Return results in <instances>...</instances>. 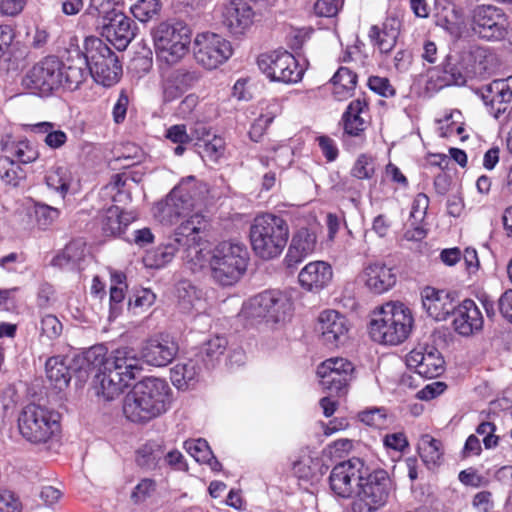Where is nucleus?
I'll return each mask as SVG.
<instances>
[{
    "label": "nucleus",
    "instance_id": "f257e3e1",
    "mask_svg": "<svg viewBox=\"0 0 512 512\" xmlns=\"http://www.w3.org/2000/svg\"><path fill=\"white\" fill-rule=\"evenodd\" d=\"M45 368L48 380L59 390L68 386L72 371L81 373L97 369L95 389L98 395L109 401L123 393L142 371V364L132 348L123 347L107 354L106 349L99 345L89 348L83 355L50 357Z\"/></svg>",
    "mask_w": 512,
    "mask_h": 512
},
{
    "label": "nucleus",
    "instance_id": "f03ea898",
    "mask_svg": "<svg viewBox=\"0 0 512 512\" xmlns=\"http://www.w3.org/2000/svg\"><path fill=\"white\" fill-rule=\"evenodd\" d=\"M87 77V61L76 51L65 63L54 56L42 59L27 71L22 83L32 93L48 96L61 87L75 90Z\"/></svg>",
    "mask_w": 512,
    "mask_h": 512
},
{
    "label": "nucleus",
    "instance_id": "7ed1b4c3",
    "mask_svg": "<svg viewBox=\"0 0 512 512\" xmlns=\"http://www.w3.org/2000/svg\"><path fill=\"white\" fill-rule=\"evenodd\" d=\"M172 401L169 384L161 378L146 377L125 396L123 413L134 423H145L166 413Z\"/></svg>",
    "mask_w": 512,
    "mask_h": 512
},
{
    "label": "nucleus",
    "instance_id": "20e7f679",
    "mask_svg": "<svg viewBox=\"0 0 512 512\" xmlns=\"http://www.w3.org/2000/svg\"><path fill=\"white\" fill-rule=\"evenodd\" d=\"M206 192V185L194 176L183 178L165 199L155 204L153 215L163 225H180L197 213L194 209L202 202Z\"/></svg>",
    "mask_w": 512,
    "mask_h": 512
},
{
    "label": "nucleus",
    "instance_id": "39448f33",
    "mask_svg": "<svg viewBox=\"0 0 512 512\" xmlns=\"http://www.w3.org/2000/svg\"><path fill=\"white\" fill-rule=\"evenodd\" d=\"M249 236L255 254L262 259H272L279 256L287 244L288 224L280 216L264 213L254 218Z\"/></svg>",
    "mask_w": 512,
    "mask_h": 512
},
{
    "label": "nucleus",
    "instance_id": "423d86ee",
    "mask_svg": "<svg viewBox=\"0 0 512 512\" xmlns=\"http://www.w3.org/2000/svg\"><path fill=\"white\" fill-rule=\"evenodd\" d=\"M249 253L238 241H223L213 250L209 266L212 277L223 286L234 284L246 271Z\"/></svg>",
    "mask_w": 512,
    "mask_h": 512
},
{
    "label": "nucleus",
    "instance_id": "0eeeda50",
    "mask_svg": "<svg viewBox=\"0 0 512 512\" xmlns=\"http://www.w3.org/2000/svg\"><path fill=\"white\" fill-rule=\"evenodd\" d=\"M18 429L28 442L45 444L60 433V415L46 407L34 403L28 404L19 414Z\"/></svg>",
    "mask_w": 512,
    "mask_h": 512
},
{
    "label": "nucleus",
    "instance_id": "6e6552de",
    "mask_svg": "<svg viewBox=\"0 0 512 512\" xmlns=\"http://www.w3.org/2000/svg\"><path fill=\"white\" fill-rule=\"evenodd\" d=\"M157 57L167 64L180 61L188 52L191 30L181 21H166L151 32Z\"/></svg>",
    "mask_w": 512,
    "mask_h": 512
},
{
    "label": "nucleus",
    "instance_id": "1a4fd4ad",
    "mask_svg": "<svg viewBox=\"0 0 512 512\" xmlns=\"http://www.w3.org/2000/svg\"><path fill=\"white\" fill-rule=\"evenodd\" d=\"M86 54L82 56L87 61L88 76L104 87L116 84L122 74V66L117 55L97 37L85 40Z\"/></svg>",
    "mask_w": 512,
    "mask_h": 512
},
{
    "label": "nucleus",
    "instance_id": "9d476101",
    "mask_svg": "<svg viewBox=\"0 0 512 512\" xmlns=\"http://www.w3.org/2000/svg\"><path fill=\"white\" fill-rule=\"evenodd\" d=\"M472 31L487 41L504 40L511 31L509 16L503 8L492 4L476 5L469 14Z\"/></svg>",
    "mask_w": 512,
    "mask_h": 512
},
{
    "label": "nucleus",
    "instance_id": "9b49d317",
    "mask_svg": "<svg viewBox=\"0 0 512 512\" xmlns=\"http://www.w3.org/2000/svg\"><path fill=\"white\" fill-rule=\"evenodd\" d=\"M293 303L279 291H265L246 300L239 316L244 320H285L291 317Z\"/></svg>",
    "mask_w": 512,
    "mask_h": 512
},
{
    "label": "nucleus",
    "instance_id": "f8f14e48",
    "mask_svg": "<svg viewBox=\"0 0 512 512\" xmlns=\"http://www.w3.org/2000/svg\"><path fill=\"white\" fill-rule=\"evenodd\" d=\"M448 294L444 290H439L431 286H426L421 290L422 306L426 310L428 317L433 320H483L482 312L476 302L472 299H465L459 305L447 309L442 315L440 311L445 305V299Z\"/></svg>",
    "mask_w": 512,
    "mask_h": 512
},
{
    "label": "nucleus",
    "instance_id": "ddd939ff",
    "mask_svg": "<svg viewBox=\"0 0 512 512\" xmlns=\"http://www.w3.org/2000/svg\"><path fill=\"white\" fill-rule=\"evenodd\" d=\"M201 224H203V220L196 217L194 221L186 220L178 225L165 243L145 253L143 257L145 267L161 269L169 264L180 250L181 244L185 243V241L195 240L196 234L201 228Z\"/></svg>",
    "mask_w": 512,
    "mask_h": 512
},
{
    "label": "nucleus",
    "instance_id": "4468645a",
    "mask_svg": "<svg viewBox=\"0 0 512 512\" xmlns=\"http://www.w3.org/2000/svg\"><path fill=\"white\" fill-rule=\"evenodd\" d=\"M393 490V482L385 470L365 475L352 504L353 512H374L382 507Z\"/></svg>",
    "mask_w": 512,
    "mask_h": 512
},
{
    "label": "nucleus",
    "instance_id": "2eb2a0df",
    "mask_svg": "<svg viewBox=\"0 0 512 512\" xmlns=\"http://www.w3.org/2000/svg\"><path fill=\"white\" fill-rule=\"evenodd\" d=\"M193 54L196 62L205 69H216L232 55L231 43L213 32L198 33L193 40Z\"/></svg>",
    "mask_w": 512,
    "mask_h": 512
},
{
    "label": "nucleus",
    "instance_id": "dca6fc26",
    "mask_svg": "<svg viewBox=\"0 0 512 512\" xmlns=\"http://www.w3.org/2000/svg\"><path fill=\"white\" fill-rule=\"evenodd\" d=\"M257 64L259 69L271 80L285 84L297 83L303 77V70L295 57L288 51L276 50L261 54Z\"/></svg>",
    "mask_w": 512,
    "mask_h": 512
},
{
    "label": "nucleus",
    "instance_id": "f3484780",
    "mask_svg": "<svg viewBox=\"0 0 512 512\" xmlns=\"http://www.w3.org/2000/svg\"><path fill=\"white\" fill-rule=\"evenodd\" d=\"M366 474L363 460L353 457L334 466L329 476L330 488L339 497H351L359 489Z\"/></svg>",
    "mask_w": 512,
    "mask_h": 512
},
{
    "label": "nucleus",
    "instance_id": "a211bd4d",
    "mask_svg": "<svg viewBox=\"0 0 512 512\" xmlns=\"http://www.w3.org/2000/svg\"><path fill=\"white\" fill-rule=\"evenodd\" d=\"M353 364L345 358L336 357L323 361L317 367V375L322 389L336 395L345 394L352 379Z\"/></svg>",
    "mask_w": 512,
    "mask_h": 512
},
{
    "label": "nucleus",
    "instance_id": "6ab92c4d",
    "mask_svg": "<svg viewBox=\"0 0 512 512\" xmlns=\"http://www.w3.org/2000/svg\"><path fill=\"white\" fill-rule=\"evenodd\" d=\"M489 114L500 120L512 101V76L496 79L478 89Z\"/></svg>",
    "mask_w": 512,
    "mask_h": 512
},
{
    "label": "nucleus",
    "instance_id": "aec40b11",
    "mask_svg": "<svg viewBox=\"0 0 512 512\" xmlns=\"http://www.w3.org/2000/svg\"><path fill=\"white\" fill-rule=\"evenodd\" d=\"M179 344L171 333H160L149 338L141 349L142 359L149 365H168L177 355Z\"/></svg>",
    "mask_w": 512,
    "mask_h": 512
},
{
    "label": "nucleus",
    "instance_id": "412c9836",
    "mask_svg": "<svg viewBox=\"0 0 512 512\" xmlns=\"http://www.w3.org/2000/svg\"><path fill=\"white\" fill-rule=\"evenodd\" d=\"M406 364L410 369L425 377L435 378L444 372L445 361L441 353L429 345H419L406 356Z\"/></svg>",
    "mask_w": 512,
    "mask_h": 512
},
{
    "label": "nucleus",
    "instance_id": "4be33fe9",
    "mask_svg": "<svg viewBox=\"0 0 512 512\" xmlns=\"http://www.w3.org/2000/svg\"><path fill=\"white\" fill-rule=\"evenodd\" d=\"M134 21L117 11L103 18L102 35L118 50H124L136 35Z\"/></svg>",
    "mask_w": 512,
    "mask_h": 512
},
{
    "label": "nucleus",
    "instance_id": "5701e85b",
    "mask_svg": "<svg viewBox=\"0 0 512 512\" xmlns=\"http://www.w3.org/2000/svg\"><path fill=\"white\" fill-rule=\"evenodd\" d=\"M333 279V269L326 261H311L298 274L300 286L308 292L319 293L329 286Z\"/></svg>",
    "mask_w": 512,
    "mask_h": 512
},
{
    "label": "nucleus",
    "instance_id": "b1692460",
    "mask_svg": "<svg viewBox=\"0 0 512 512\" xmlns=\"http://www.w3.org/2000/svg\"><path fill=\"white\" fill-rule=\"evenodd\" d=\"M413 322H370L368 331L371 339L383 345L403 343L412 331Z\"/></svg>",
    "mask_w": 512,
    "mask_h": 512
},
{
    "label": "nucleus",
    "instance_id": "393cba45",
    "mask_svg": "<svg viewBox=\"0 0 512 512\" xmlns=\"http://www.w3.org/2000/svg\"><path fill=\"white\" fill-rule=\"evenodd\" d=\"M294 475L300 480L317 481L328 469L322 459L308 448L301 449L291 460Z\"/></svg>",
    "mask_w": 512,
    "mask_h": 512
},
{
    "label": "nucleus",
    "instance_id": "a878e982",
    "mask_svg": "<svg viewBox=\"0 0 512 512\" xmlns=\"http://www.w3.org/2000/svg\"><path fill=\"white\" fill-rule=\"evenodd\" d=\"M367 110L365 100L355 99L347 107L343 114L342 120L344 125V141L348 143L350 138L355 139L357 145H361L364 140V131L366 129V121L362 114Z\"/></svg>",
    "mask_w": 512,
    "mask_h": 512
},
{
    "label": "nucleus",
    "instance_id": "bb28decb",
    "mask_svg": "<svg viewBox=\"0 0 512 512\" xmlns=\"http://www.w3.org/2000/svg\"><path fill=\"white\" fill-rule=\"evenodd\" d=\"M254 12L245 2L232 0L224 6L223 23L233 35L244 34L253 23Z\"/></svg>",
    "mask_w": 512,
    "mask_h": 512
},
{
    "label": "nucleus",
    "instance_id": "cd10ccee",
    "mask_svg": "<svg viewBox=\"0 0 512 512\" xmlns=\"http://www.w3.org/2000/svg\"><path fill=\"white\" fill-rule=\"evenodd\" d=\"M202 372L200 360L188 358L179 361L170 370L172 384L179 390H187L196 385Z\"/></svg>",
    "mask_w": 512,
    "mask_h": 512
},
{
    "label": "nucleus",
    "instance_id": "c85d7f7f",
    "mask_svg": "<svg viewBox=\"0 0 512 512\" xmlns=\"http://www.w3.org/2000/svg\"><path fill=\"white\" fill-rule=\"evenodd\" d=\"M392 268L381 262L370 263L363 270L366 287L375 294H382L389 290L396 282Z\"/></svg>",
    "mask_w": 512,
    "mask_h": 512
},
{
    "label": "nucleus",
    "instance_id": "c756f323",
    "mask_svg": "<svg viewBox=\"0 0 512 512\" xmlns=\"http://www.w3.org/2000/svg\"><path fill=\"white\" fill-rule=\"evenodd\" d=\"M196 217L201 218L203 220V224H201V228L197 232L195 240L185 241V243L181 244V248L184 249V259L191 262L195 268H203L207 264L209 265L210 257L212 255V251L202 247V234L207 229L208 221L201 213L194 214L188 220L194 221Z\"/></svg>",
    "mask_w": 512,
    "mask_h": 512
},
{
    "label": "nucleus",
    "instance_id": "7c9ffc66",
    "mask_svg": "<svg viewBox=\"0 0 512 512\" xmlns=\"http://www.w3.org/2000/svg\"><path fill=\"white\" fill-rule=\"evenodd\" d=\"M45 182L47 187L59 194L62 200L69 193L75 194L78 191V181L71 168L65 165L52 167L45 176Z\"/></svg>",
    "mask_w": 512,
    "mask_h": 512
},
{
    "label": "nucleus",
    "instance_id": "2f4dec72",
    "mask_svg": "<svg viewBox=\"0 0 512 512\" xmlns=\"http://www.w3.org/2000/svg\"><path fill=\"white\" fill-rule=\"evenodd\" d=\"M257 117L249 130L250 139L258 142L268 126L282 112V106L277 99L262 100L257 106Z\"/></svg>",
    "mask_w": 512,
    "mask_h": 512
},
{
    "label": "nucleus",
    "instance_id": "473e14b6",
    "mask_svg": "<svg viewBox=\"0 0 512 512\" xmlns=\"http://www.w3.org/2000/svg\"><path fill=\"white\" fill-rule=\"evenodd\" d=\"M466 83V77L461 71V69L449 62L443 65L442 75H439V70H436L435 67L428 70L427 73V81H426V89L428 91H435L444 86H461Z\"/></svg>",
    "mask_w": 512,
    "mask_h": 512
},
{
    "label": "nucleus",
    "instance_id": "72a5a7b5",
    "mask_svg": "<svg viewBox=\"0 0 512 512\" xmlns=\"http://www.w3.org/2000/svg\"><path fill=\"white\" fill-rule=\"evenodd\" d=\"M437 25L443 27L453 37L460 38L466 32L461 9L453 2L446 1L437 8Z\"/></svg>",
    "mask_w": 512,
    "mask_h": 512
},
{
    "label": "nucleus",
    "instance_id": "f704fd0d",
    "mask_svg": "<svg viewBox=\"0 0 512 512\" xmlns=\"http://www.w3.org/2000/svg\"><path fill=\"white\" fill-rule=\"evenodd\" d=\"M4 156H10L18 164H29L39 158V151L35 144L27 139H13L7 137L2 141Z\"/></svg>",
    "mask_w": 512,
    "mask_h": 512
},
{
    "label": "nucleus",
    "instance_id": "c9c22d12",
    "mask_svg": "<svg viewBox=\"0 0 512 512\" xmlns=\"http://www.w3.org/2000/svg\"><path fill=\"white\" fill-rule=\"evenodd\" d=\"M316 247V235L309 229L302 228L298 230L291 241L288 249L287 259L291 263H299L311 255Z\"/></svg>",
    "mask_w": 512,
    "mask_h": 512
},
{
    "label": "nucleus",
    "instance_id": "e433bc0d",
    "mask_svg": "<svg viewBox=\"0 0 512 512\" xmlns=\"http://www.w3.org/2000/svg\"><path fill=\"white\" fill-rule=\"evenodd\" d=\"M86 256V244L82 239L68 243L51 261V264L61 269L74 270L80 267Z\"/></svg>",
    "mask_w": 512,
    "mask_h": 512
},
{
    "label": "nucleus",
    "instance_id": "4c0bfd02",
    "mask_svg": "<svg viewBox=\"0 0 512 512\" xmlns=\"http://www.w3.org/2000/svg\"><path fill=\"white\" fill-rule=\"evenodd\" d=\"M396 21H387L382 28L372 26L369 31V38L373 45L378 48L380 53H389L394 46L399 35V27L395 26Z\"/></svg>",
    "mask_w": 512,
    "mask_h": 512
},
{
    "label": "nucleus",
    "instance_id": "58836bf2",
    "mask_svg": "<svg viewBox=\"0 0 512 512\" xmlns=\"http://www.w3.org/2000/svg\"><path fill=\"white\" fill-rule=\"evenodd\" d=\"M228 348V341L226 337L216 335L205 341L195 355L203 366L212 368L219 361L224 351Z\"/></svg>",
    "mask_w": 512,
    "mask_h": 512
},
{
    "label": "nucleus",
    "instance_id": "ea45409f",
    "mask_svg": "<svg viewBox=\"0 0 512 512\" xmlns=\"http://www.w3.org/2000/svg\"><path fill=\"white\" fill-rule=\"evenodd\" d=\"M418 452L428 469L438 467L443 458V447L440 440L425 434L421 437L418 444Z\"/></svg>",
    "mask_w": 512,
    "mask_h": 512
},
{
    "label": "nucleus",
    "instance_id": "a19ab883",
    "mask_svg": "<svg viewBox=\"0 0 512 512\" xmlns=\"http://www.w3.org/2000/svg\"><path fill=\"white\" fill-rule=\"evenodd\" d=\"M130 223L128 214L117 206H110L102 216V229L106 235H118Z\"/></svg>",
    "mask_w": 512,
    "mask_h": 512
},
{
    "label": "nucleus",
    "instance_id": "79ce46f5",
    "mask_svg": "<svg viewBox=\"0 0 512 512\" xmlns=\"http://www.w3.org/2000/svg\"><path fill=\"white\" fill-rule=\"evenodd\" d=\"M321 339L325 346L334 349L343 344L347 338L348 327L345 322H320Z\"/></svg>",
    "mask_w": 512,
    "mask_h": 512
},
{
    "label": "nucleus",
    "instance_id": "37998d69",
    "mask_svg": "<svg viewBox=\"0 0 512 512\" xmlns=\"http://www.w3.org/2000/svg\"><path fill=\"white\" fill-rule=\"evenodd\" d=\"M127 180L128 176L126 173L113 175L111 181L101 189V197L110 198L113 203H126L130 201V194L124 190Z\"/></svg>",
    "mask_w": 512,
    "mask_h": 512
},
{
    "label": "nucleus",
    "instance_id": "c03bdc74",
    "mask_svg": "<svg viewBox=\"0 0 512 512\" xmlns=\"http://www.w3.org/2000/svg\"><path fill=\"white\" fill-rule=\"evenodd\" d=\"M190 73L174 72L163 81V97L165 101H173L187 89V82L192 80Z\"/></svg>",
    "mask_w": 512,
    "mask_h": 512
},
{
    "label": "nucleus",
    "instance_id": "a18cd8bd",
    "mask_svg": "<svg viewBox=\"0 0 512 512\" xmlns=\"http://www.w3.org/2000/svg\"><path fill=\"white\" fill-rule=\"evenodd\" d=\"M176 293L179 304L184 310L198 311L203 306L200 292L189 281H180L176 286Z\"/></svg>",
    "mask_w": 512,
    "mask_h": 512
},
{
    "label": "nucleus",
    "instance_id": "49530a36",
    "mask_svg": "<svg viewBox=\"0 0 512 512\" xmlns=\"http://www.w3.org/2000/svg\"><path fill=\"white\" fill-rule=\"evenodd\" d=\"M35 133L44 134V142L51 149H59L67 142V134L55 128V124L51 122H39L32 125Z\"/></svg>",
    "mask_w": 512,
    "mask_h": 512
},
{
    "label": "nucleus",
    "instance_id": "de8ad7c7",
    "mask_svg": "<svg viewBox=\"0 0 512 512\" xmlns=\"http://www.w3.org/2000/svg\"><path fill=\"white\" fill-rule=\"evenodd\" d=\"M358 420L366 426L375 429H385L389 426L391 419L384 407H370L360 411Z\"/></svg>",
    "mask_w": 512,
    "mask_h": 512
},
{
    "label": "nucleus",
    "instance_id": "09e8293b",
    "mask_svg": "<svg viewBox=\"0 0 512 512\" xmlns=\"http://www.w3.org/2000/svg\"><path fill=\"white\" fill-rule=\"evenodd\" d=\"M374 316H381L379 320H413L410 309L402 302L390 301L376 307L373 310Z\"/></svg>",
    "mask_w": 512,
    "mask_h": 512
},
{
    "label": "nucleus",
    "instance_id": "8fccbe9b",
    "mask_svg": "<svg viewBox=\"0 0 512 512\" xmlns=\"http://www.w3.org/2000/svg\"><path fill=\"white\" fill-rule=\"evenodd\" d=\"M464 131L462 114L458 110L452 111L450 114L438 121V132L440 137L458 135L461 140H465L467 136H463Z\"/></svg>",
    "mask_w": 512,
    "mask_h": 512
},
{
    "label": "nucleus",
    "instance_id": "3c124183",
    "mask_svg": "<svg viewBox=\"0 0 512 512\" xmlns=\"http://www.w3.org/2000/svg\"><path fill=\"white\" fill-rule=\"evenodd\" d=\"M25 171L10 156L0 157V178L11 186H18L20 181L25 179Z\"/></svg>",
    "mask_w": 512,
    "mask_h": 512
},
{
    "label": "nucleus",
    "instance_id": "603ef678",
    "mask_svg": "<svg viewBox=\"0 0 512 512\" xmlns=\"http://www.w3.org/2000/svg\"><path fill=\"white\" fill-rule=\"evenodd\" d=\"M376 158L370 154H360L355 160L352 168L351 175L359 180H370L376 172Z\"/></svg>",
    "mask_w": 512,
    "mask_h": 512
},
{
    "label": "nucleus",
    "instance_id": "864d4df0",
    "mask_svg": "<svg viewBox=\"0 0 512 512\" xmlns=\"http://www.w3.org/2000/svg\"><path fill=\"white\" fill-rule=\"evenodd\" d=\"M156 300V295L148 288L137 289L129 297L128 309L133 315H138L150 308Z\"/></svg>",
    "mask_w": 512,
    "mask_h": 512
},
{
    "label": "nucleus",
    "instance_id": "5fc2aeb1",
    "mask_svg": "<svg viewBox=\"0 0 512 512\" xmlns=\"http://www.w3.org/2000/svg\"><path fill=\"white\" fill-rule=\"evenodd\" d=\"M161 9L159 0H138L132 7L133 16L140 22H147L156 16Z\"/></svg>",
    "mask_w": 512,
    "mask_h": 512
},
{
    "label": "nucleus",
    "instance_id": "6e6d98bb",
    "mask_svg": "<svg viewBox=\"0 0 512 512\" xmlns=\"http://www.w3.org/2000/svg\"><path fill=\"white\" fill-rule=\"evenodd\" d=\"M34 214L38 226L42 229L50 227L60 216V210L45 203L34 204Z\"/></svg>",
    "mask_w": 512,
    "mask_h": 512
},
{
    "label": "nucleus",
    "instance_id": "4d7b16f0",
    "mask_svg": "<svg viewBox=\"0 0 512 512\" xmlns=\"http://www.w3.org/2000/svg\"><path fill=\"white\" fill-rule=\"evenodd\" d=\"M127 288L110 287L109 290V320L121 316Z\"/></svg>",
    "mask_w": 512,
    "mask_h": 512
},
{
    "label": "nucleus",
    "instance_id": "13d9d810",
    "mask_svg": "<svg viewBox=\"0 0 512 512\" xmlns=\"http://www.w3.org/2000/svg\"><path fill=\"white\" fill-rule=\"evenodd\" d=\"M200 155L203 159L217 162L224 153V140L221 137H214L200 146Z\"/></svg>",
    "mask_w": 512,
    "mask_h": 512
},
{
    "label": "nucleus",
    "instance_id": "bf43d9fd",
    "mask_svg": "<svg viewBox=\"0 0 512 512\" xmlns=\"http://www.w3.org/2000/svg\"><path fill=\"white\" fill-rule=\"evenodd\" d=\"M184 448L197 462L202 463L212 451L205 439H190L184 442Z\"/></svg>",
    "mask_w": 512,
    "mask_h": 512
},
{
    "label": "nucleus",
    "instance_id": "052dcab7",
    "mask_svg": "<svg viewBox=\"0 0 512 512\" xmlns=\"http://www.w3.org/2000/svg\"><path fill=\"white\" fill-rule=\"evenodd\" d=\"M122 2L123 0H90L89 13L107 18L112 13L117 12L116 7Z\"/></svg>",
    "mask_w": 512,
    "mask_h": 512
},
{
    "label": "nucleus",
    "instance_id": "680f3d73",
    "mask_svg": "<svg viewBox=\"0 0 512 512\" xmlns=\"http://www.w3.org/2000/svg\"><path fill=\"white\" fill-rule=\"evenodd\" d=\"M428 207V196L424 193L417 194L413 200L410 212V218L411 221H413V224H422L426 217Z\"/></svg>",
    "mask_w": 512,
    "mask_h": 512
},
{
    "label": "nucleus",
    "instance_id": "e2e57ef3",
    "mask_svg": "<svg viewBox=\"0 0 512 512\" xmlns=\"http://www.w3.org/2000/svg\"><path fill=\"white\" fill-rule=\"evenodd\" d=\"M293 157V148L290 145L283 143L273 148V155L271 156V159L277 167L286 169L292 164Z\"/></svg>",
    "mask_w": 512,
    "mask_h": 512
},
{
    "label": "nucleus",
    "instance_id": "0e129e2a",
    "mask_svg": "<svg viewBox=\"0 0 512 512\" xmlns=\"http://www.w3.org/2000/svg\"><path fill=\"white\" fill-rule=\"evenodd\" d=\"M368 87L373 92L385 98L395 95V89L386 77L370 76L368 78Z\"/></svg>",
    "mask_w": 512,
    "mask_h": 512
},
{
    "label": "nucleus",
    "instance_id": "69168bd1",
    "mask_svg": "<svg viewBox=\"0 0 512 512\" xmlns=\"http://www.w3.org/2000/svg\"><path fill=\"white\" fill-rule=\"evenodd\" d=\"M496 426L491 422H482L477 428L476 432L483 436V444L486 449H493L499 443V437L495 435Z\"/></svg>",
    "mask_w": 512,
    "mask_h": 512
},
{
    "label": "nucleus",
    "instance_id": "338daca9",
    "mask_svg": "<svg viewBox=\"0 0 512 512\" xmlns=\"http://www.w3.org/2000/svg\"><path fill=\"white\" fill-rule=\"evenodd\" d=\"M155 481L149 478L142 479L134 488L131 499L134 503L145 501L155 490Z\"/></svg>",
    "mask_w": 512,
    "mask_h": 512
},
{
    "label": "nucleus",
    "instance_id": "774afa93",
    "mask_svg": "<svg viewBox=\"0 0 512 512\" xmlns=\"http://www.w3.org/2000/svg\"><path fill=\"white\" fill-rule=\"evenodd\" d=\"M21 510L22 505L12 492L0 491V512H21Z\"/></svg>",
    "mask_w": 512,
    "mask_h": 512
}]
</instances>
